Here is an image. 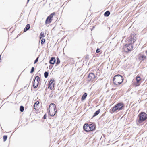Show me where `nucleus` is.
<instances>
[{
  "mask_svg": "<svg viewBox=\"0 0 147 147\" xmlns=\"http://www.w3.org/2000/svg\"><path fill=\"white\" fill-rule=\"evenodd\" d=\"M55 13L53 12L47 18L45 21V24H49L52 21V18L53 17L54 15L55 14Z\"/></svg>",
  "mask_w": 147,
  "mask_h": 147,
  "instance_id": "nucleus-6",
  "label": "nucleus"
},
{
  "mask_svg": "<svg viewBox=\"0 0 147 147\" xmlns=\"http://www.w3.org/2000/svg\"><path fill=\"white\" fill-rule=\"evenodd\" d=\"M95 75L93 73L89 74L88 76V81H92L95 78Z\"/></svg>",
  "mask_w": 147,
  "mask_h": 147,
  "instance_id": "nucleus-7",
  "label": "nucleus"
},
{
  "mask_svg": "<svg viewBox=\"0 0 147 147\" xmlns=\"http://www.w3.org/2000/svg\"><path fill=\"white\" fill-rule=\"evenodd\" d=\"M146 56L142 54H140L139 57L138 59L142 61L146 58Z\"/></svg>",
  "mask_w": 147,
  "mask_h": 147,
  "instance_id": "nucleus-11",
  "label": "nucleus"
},
{
  "mask_svg": "<svg viewBox=\"0 0 147 147\" xmlns=\"http://www.w3.org/2000/svg\"><path fill=\"white\" fill-rule=\"evenodd\" d=\"M38 61V57H37L36 60H35L34 62V63H36V62H37Z\"/></svg>",
  "mask_w": 147,
  "mask_h": 147,
  "instance_id": "nucleus-30",
  "label": "nucleus"
},
{
  "mask_svg": "<svg viewBox=\"0 0 147 147\" xmlns=\"http://www.w3.org/2000/svg\"><path fill=\"white\" fill-rule=\"evenodd\" d=\"M45 36L43 32H42L40 34V38L41 39L42 38Z\"/></svg>",
  "mask_w": 147,
  "mask_h": 147,
  "instance_id": "nucleus-22",
  "label": "nucleus"
},
{
  "mask_svg": "<svg viewBox=\"0 0 147 147\" xmlns=\"http://www.w3.org/2000/svg\"><path fill=\"white\" fill-rule=\"evenodd\" d=\"M95 126L93 124H85L83 126V129L86 132H89L94 130Z\"/></svg>",
  "mask_w": 147,
  "mask_h": 147,
  "instance_id": "nucleus-5",
  "label": "nucleus"
},
{
  "mask_svg": "<svg viewBox=\"0 0 147 147\" xmlns=\"http://www.w3.org/2000/svg\"><path fill=\"white\" fill-rule=\"evenodd\" d=\"M56 61L55 58V57H52L51 58L50 61L49 63L52 64H54Z\"/></svg>",
  "mask_w": 147,
  "mask_h": 147,
  "instance_id": "nucleus-12",
  "label": "nucleus"
},
{
  "mask_svg": "<svg viewBox=\"0 0 147 147\" xmlns=\"http://www.w3.org/2000/svg\"><path fill=\"white\" fill-rule=\"evenodd\" d=\"M7 136L4 135L3 136V139L4 141H5L7 138Z\"/></svg>",
  "mask_w": 147,
  "mask_h": 147,
  "instance_id": "nucleus-28",
  "label": "nucleus"
},
{
  "mask_svg": "<svg viewBox=\"0 0 147 147\" xmlns=\"http://www.w3.org/2000/svg\"><path fill=\"white\" fill-rule=\"evenodd\" d=\"M1 55H0V62H1Z\"/></svg>",
  "mask_w": 147,
  "mask_h": 147,
  "instance_id": "nucleus-33",
  "label": "nucleus"
},
{
  "mask_svg": "<svg viewBox=\"0 0 147 147\" xmlns=\"http://www.w3.org/2000/svg\"><path fill=\"white\" fill-rule=\"evenodd\" d=\"M34 71V67H33L31 68V71H30V73H33Z\"/></svg>",
  "mask_w": 147,
  "mask_h": 147,
  "instance_id": "nucleus-29",
  "label": "nucleus"
},
{
  "mask_svg": "<svg viewBox=\"0 0 147 147\" xmlns=\"http://www.w3.org/2000/svg\"><path fill=\"white\" fill-rule=\"evenodd\" d=\"M123 77L119 74L115 75L113 79L114 84L117 85L121 84L123 82Z\"/></svg>",
  "mask_w": 147,
  "mask_h": 147,
  "instance_id": "nucleus-1",
  "label": "nucleus"
},
{
  "mask_svg": "<svg viewBox=\"0 0 147 147\" xmlns=\"http://www.w3.org/2000/svg\"><path fill=\"white\" fill-rule=\"evenodd\" d=\"M56 107L55 104L53 103L51 104L49 107V109H50L48 111L49 114L50 116H53L55 115L57 110H56Z\"/></svg>",
  "mask_w": 147,
  "mask_h": 147,
  "instance_id": "nucleus-2",
  "label": "nucleus"
},
{
  "mask_svg": "<svg viewBox=\"0 0 147 147\" xmlns=\"http://www.w3.org/2000/svg\"><path fill=\"white\" fill-rule=\"evenodd\" d=\"M39 84L38 83L36 82L35 80H34L33 84V86L34 87V88H36L38 87Z\"/></svg>",
  "mask_w": 147,
  "mask_h": 147,
  "instance_id": "nucleus-13",
  "label": "nucleus"
},
{
  "mask_svg": "<svg viewBox=\"0 0 147 147\" xmlns=\"http://www.w3.org/2000/svg\"><path fill=\"white\" fill-rule=\"evenodd\" d=\"M30 0H27V2L28 3L29 2Z\"/></svg>",
  "mask_w": 147,
  "mask_h": 147,
  "instance_id": "nucleus-34",
  "label": "nucleus"
},
{
  "mask_svg": "<svg viewBox=\"0 0 147 147\" xmlns=\"http://www.w3.org/2000/svg\"><path fill=\"white\" fill-rule=\"evenodd\" d=\"M124 107V105L122 103H119L116 104L112 108V111L113 112H117L123 109Z\"/></svg>",
  "mask_w": 147,
  "mask_h": 147,
  "instance_id": "nucleus-3",
  "label": "nucleus"
},
{
  "mask_svg": "<svg viewBox=\"0 0 147 147\" xmlns=\"http://www.w3.org/2000/svg\"><path fill=\"white\" fill-rule=\"evenodd\" d=\"M53 81H54L52 79H51L50 80V81H49V83L48 85H50L51 84H52L53 83Z\"/></svg>",
  "mask_w": 147,
  "mask_h": 147,
  "instance_id": "nucleus-25",
  "label": "nucleus"
},
{
  "mask_svg": "<svg viewBox=\"0 0 147 147\" xmlns=\"http://www.w3.org/2000/svg\"><path fill=\"white\" fill-rule=\"evenodd\" d=\"M100 51L99 49H98L96 51V52L98 53H99L100 52Z\"/></svg>",
  "mask_w": 147,
  "mask_h": 147,
  "instance_id": "nucleus-31",
  "label": "nucleus"
},
{
  "mask_svg": "<svg viewBox=\"0 0 147 147\" xmlns=\"http://www.w3.org/2000/svg\"><path fill=\"white\" fill-rule=\"evenodd\" d=\"M24 108L22 106H21L20 108V111L22 112L24 111Z\"/></svg>",
  "mask_w": 147,
  "mask_h": 147,
  "instance_id": "nucleus-23",
  "label": "nucleus"
},
{
  "mask_svg": "<svg viewBox=\"0 0 147 147\" xmlns=\"http://www.w3.org/2000/svg\"><path fill=\"white\" fill-rule=\"evenodd\" d=\"M30 25L29 24H27L25 27L24 30V32H25L27 31L28 30H29L30 29Z\"/></svg>",
  "mask_w": 147,
  "mask_h": 147,
  "instance_id": "nucleus-14",
  "label": "nucleus"
},
{
  "mask_svg": "<svg viewBox=\"0 0 147 147\" xmlns=\"http://www.w3.org/2000/svg\"><path fill=\"white\" fill-rule=\"evenodd\" d=\"M35 80L36 82H37L38 83H39V82L40 81V78L38 76H36L35 78Z\"/></svg>",
  "mask_w": 147,
  "mask_h": 147,
  "instance_id": "nucleus-18",
  "label": "nucleus"
},
{
  "mask_svg": "<svg viewBox=\"0 0 147 147\" xmlns=\"http://www.w3.org/2000/svg\"><path fill=\"white\" fill-rule=\"evenodd\" d=\"M87 95V94L86 93H85L82 96L81 98V100H83L85 99Z\"/></svg>",
  "mask_w": 147,
  "mask_h": 147,
  "instance_id": "nucleus-16",
  "label": "nucleus"
},
{
  "mask_svg": "<svg viewBox=\"0 0 147 147\" xmlns=\"http://www.w3.org/2000/svg\"><path fill=\"white\" fill-rule=\"evenodd\" d=\"M54 86V83L51 84L50 85H48V88L51 90L53 88Z\"/></svg>",
  "mask_w": 147,
  "mask_h": 147,
  "instance_id": "nucleus-21",
  "label": "nucleus"
},
{
  "mask_svg": "<svg viewBox=\"0 0 147 147\" xmlns=\"http://www.w3.org/2000/svg\"><path fill=\"white\" fill-rule=\"evenodd\" d=\"M60 63V61L59 59L58 58H57V62H56V64H57V65H58V64H59Z\"/></svg>",
  "mask_w": 147,
  "mask_h": 147,
  "instance_id": "nucleus-27",
  "label": "nucleus"
},
{
  "mask_svg": "<svg viewBox=\"0 0 147 147\" xmlns=\"http://www.w3.org/2000/svg\"><path fill=\"white\" fill-rule=\"evenodd\" d=\"M123 50L126 52H128L129 51L128 49V48L127 47L124 45L123 48Z\"/></svg>",
  "mask_w": 147,
  "mask_h": 147,
  "instance_id": "nucleus-15",
  "label": "nucleus"
},
{
  "mask_svg": "<svg viewBox=\"0 0 147 147\" xmlns=\"http://www.w3.org/2000/svg\"><path fill=\"white\" fill-rule=\"evenodd\" d=\"M100 109H99V110H98L97 111H96V112L94 113V114L93 115V117L96 116L98 115L99 114V113H100Z\"/></svg>",
  "mask_w": 147,
  "mask_h": 147,
  "instance_id": "nucleus-19",
  "label": "nucleus"
},
{
  "mask_svg": "<svg viewBox=\"0 0 147 147\" xmlns=\"http://www.w3.org/2000/svg\"><path fill=\"white\" fill-rule=\"evenodd\" d=\"M146 54H147V51L146 52Z\"/></svg>",
  "mask_w": 147,
  "mask_h": 147,
  "instance_id": "nucleus-35",
  "label": "nucleus"
},
{
  "mask_svg": "<svg viewBox=\"0 0 147 147\" xmlns=\"http://www.w3.org/2000/svg\"><path fill=\"white\" fill-rule=\"evenodd\" d=\"M39 103V102L38 101H37L34 104V109H36L38 108L37 106H38V104Z\"/></svg>",
  "mask_w": 147,
  "mask_h": 147,
  "instance_id": "nucleus-17",
  "label": "nucleus"
},
{
  "mask_svg": "<svg viewBox=\"0 0 147 147\" xmlns=\"http://www.w3.org/2000/svg\"><path fill=\"white\" fill-rule=\"evenodd\" d=\"M138 117L139 119L138 122L140 123L147 119V114L144 112H141L138 115Z\"/></svg>",
  "mask_w": 147,
  "mask_h": 147,
  "instance_id": "nucleus-4",
  "label": "nucleus"
},
{
  "mask_svg": "<svg viewBox=\"0 0 147 147\" xmlns=\"http://www.w3.org/2000/svg\"><path fill=\"white\" fill-rule=\"evenodd\" d=\"M94 28V26L93 27V28Z\"/></svg>",
  "mask_w": 147,
  "mask_h": 147,
  "instance_id": "nucleus-36",
  "label": "nucleus"
},
{
  "mask_svg": "<svg viewBox=\"0 0 147 147\" xmlns=\"http://www.w3.org/2000/svg\"><path fill=\"white\" fill-rule=\"evenodd\" d=\"M136 79V82L135 84V86H139L140 84V81L141 80V78L140 76H137Z\"/></svg>",
  "mask_w": 147,
  "mask_h": 147,
  "instance_id": "nucleus-9",
  "label": "nucleus"
},
{
  "mask_svg": "<svg viewBox=\"0 0 147 147\" xmlns=\"http://www.w3.org/2000/svg\"><path fill=\"white\" fill-rule=\"evenodd\" d=\"M48 73L47 72H45L44 74V76L45 78H47L48 76Z\"/></svg>",
  "mask_w": 147,
  "mask_h": 147,
  "instance_id": "nucleus-24",
  "label": "nucleus"
},
{
  "mask_svg": "<svg viewBox=\"0 0 147 147\" xmlns=\"http://www.w3.org/2000/svg\"><path fill=\"white\" fill-rule=\"evenodd\" d=\"M132 43H130L129 44H126L125 45L128 48V49L129 50V51H131L132 49L133 48V46L132 44Z\"/></svg>",
  "mask_w": 147,
  "mask_h": 147,
  "instance_id": "nucleus-10",
  "label": "nucleus"
},
{
  "mask_svg": "<svg viewBox=\"0 0 147 147\" xmlns=\"http://www.w3.org/2000/svg\"><path fill=\"white\" fill-rule=\"evenodd\" d=\"M45 41V39H44V38H42L41 40V43L42 44H43L44 43Z\"/></svg>",
  "mask_w": 147,
  "mask_h": 147,
  "instance_id": "nucleus-26",
  "label": "nucleus"
},
{
  "mask_svg": "<svg viewBox=\"0 0 147 147\" xmlns=\"http://www.w3.org/2000/svg\"><path fill=\"white\" fill-rule=\"evenodd\" d=\"M110 14V12L109 11H107L105 12L104 15L105 16H108Z\"/></svg>",
  "mask_w": 147,
  "mask_h": 147,
  "instance_id": "nucleus-20",
  "label": "nucleus"
},
{
  "mask_svg": "<svg viewBox=\"0 0 147 147\" xmlns=\"http://www.w3.org/2000/svg\"><path fill=\"white\" fill-rule=\"evenodd\" d=\"M135 36V34L134 33L131 34L129 39L130 43H134L136 41V38Z\"/></svg>",
  "mask_w": 147,
  "mask_h": 147,
  "instance_id": "nucleus-8",
  "label": "nucleus"
},
{
  "mask_svg": "<svg viewBox=\"0 0 147 147\" xmlns=\"http://www.w3.org/2000/svg\"><path fill=\"white\" fill-rule=\"evenodd\" d=\"M43 118L44 119H46V114H45L44 115V116L43 117Z\"/></svg>",
  "mask_w": 147,
  "mask_h": 147,
  "instance_id": "nucleus-32",
  "label": "nucleus"
}]
</instances>
